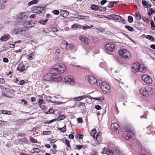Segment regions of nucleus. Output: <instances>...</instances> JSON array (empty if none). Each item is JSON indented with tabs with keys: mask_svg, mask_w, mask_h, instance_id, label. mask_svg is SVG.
<instances>
[{
	"mask_svg": "<svg viewBox=\"0 0 155 155\" xmlns=\"http://www.w3.org/2000/svg\"><path fill=\"white\" fill-rule=\"evenodd\" d=\"M51 69L50 70L49 73H47L43 77V80L45 82L50 81L52 80L56 81L58 79H61L60 75L53 71L51 74Z\"/></svg>",
	"mask_w": 155,
	"mask_h": 155,
	"instance_id": "obj_1",
	"label": "nucleus"
},
{
	"mask_svg": "<svg viewBox=\"0 0 155 155\" xmlns=\"http://www.w3.org/2000/svg\"><path fill=\"white\" fill-rule=\"evenodd\" d=\"M132 71L135 73L139 72L144 73L147 70V67L144 64L141 65L138 62L133 64L131 66Z\"/></svg>",
	"mask_w": 155,
	"mask_h": 155,
	"instance_id": "obj_2",
	"label": "nucleus"
},
{
	"mask_svg": "<svg viewBox=\"0 0 155 155\" xmlns=\"http://www.w3.org/2000/svg\"><path fill=\"white\" fill-rule=\"evenodd\" d=\"M153 91L152 88L149 87H142L140 90V94L146 97H147L152 94Z\"/></svg>",
	"mask_w": 155,
	"mask_h": 155,
	"instance_id": "obj_3",
	"label": "nucleus"
},
{
	"mask_svg": "<svg viewBox=\"0 0 155 155\" xmlns=\"http://www.w3.org/2000/svg\"><path fill=\"white\" fill-rule=\"evenodd\" d=\"M118 53L121 58L124 59L129 58L131 56V54L129 51L124 48L120 49L118 51Z\"/></svg>",
	"mask_w": 155,
	"mask_h": 155,
	"instance_id": "obj_4",
	"label": "nucleus"
},
{
	"mask_svg": "<svg viewBox=\"0 0 155 155\" xmlns=\"http://www.w3.org/2000/svg\"><path fill=\"white\" fill-rule=\"evenodd\" d=\"M58 68H51V73L54 71V72L62 73H64L66 69V67L65 65L62 63H59L58 64Z\"/></svg>",
	"mask_w": 155,
	"mask_h": 155,
	"instance_id": "obj_5",
	"label": "nucleus"
},
{
	"mask_svg": "<svg viewBox=\"0 0 155 155\" xmlns=\"http://www.w3.org/2000/svg\"><path fill=\"white\" fill-rule=\"evenodd\" d=\"M105 48L107 52L109 54H110L115 50V45L112 42H108L105 45Z\"/></svg>",
	"mask_w": 155,
	"mask_h": 155,
	"instance_id": "obj_6",
	"label": "nucleus"
},
{
	"mask_svg": "<svg viewBox=\"0 0 155 155\" xmlns=\"http://www.w3.org/2000/svg\"><path fill=\"white\" fill-rule=\"evenodd\" d=\"M61 48L67 51H69L74 48V45L72 43H68L66 41H63L61 44Z\"/></svg>",
	"mask_w": 155,
	"mask_h": 155,
	"instance_id": "obj_7",
	"label": "nucleus"
},
{
	"mask_svg": "<svg viewBox=\"0 0 155 155\" xmlns=\"http://www.w3.org/2000/svg\"><path fill=\"white\" fill-rule=\"evenodd\" d=\"M101 88L104 94H108L110 92V87L106 82L104 81L103 82Z\"/></svg>",
	"mask_w": 155,
	"mask_h": 155,
	"instance_id": "obj_8",
	"label": "nucleus"
},
{
	"mask_svg": "<svg viewBox=\"0 0 155 155\" xmlns=\"http://www.w3.org/2000/svg\"><path fill=\"white\" fill-rule=\"evenodd\" d=\"M134 135V132L130 129L126 130L123 134V137L126 139L129 140L132 138Z\"/></svg>",
	"mask_w": 155,
	"mask_h": 155,
	"instance_id": "obj_9",
	"label": "nucleus"
},
{
	"mask_svg": "<svg viewBox=\"0 0 155 155\" xmlns=\"http://www.w3.org/2000/svg\"><path fill=\"white\" fill-rule=\"evenodd\" d=\"M85 79L90 84H94L97 81L96 78L94 76L92 75H87L85 77Z\"/></svg>",
	"mask_w": 155,
	"mask_h": 155,
	"instance_id": "obj_10",
	"label": "nucleus"
},
{
	"mask_svg": "<svg viewBox=\"0 0 155 155\" xmlns=\"http://www.w3.org/2000/svg\"><path fill=\"white\" fill-rule=\"evenodd\" d=\"M142 79L147 84H151L153 82L151 77L147 74H143L142 76Z\"/></svg>",
	"mask_w": 155,
	"mask_h": 155,
	"instance_id": "obj_11",
	"label": "nucleus"
},
{
	"mask_svg": "<svg viewBox=\"0 0 155 155\" xmlns=\"http://www.w3.org/2000/svg\"><path fill=\"white\" fill-rule=\"evenodd\" d=\"M64 81L66 84L68 85H73L75 84L74 78L72 77H66L64 78Z\"/></svg>",
	"mask_w": 155,
	"mask_h": 155,
	"instance_id": "obj_12",
	"label": "nucleus"
},
{
	"mask_svg": "<svg viewBox=\"0 0 155 155\" xmlns=\"http://www.w3.org/2000/svg\"><path fill=\"white\" fill-rule=\"evenodd\" d=\"M79 39L81 42L85 45H88L90 42V40L84 36H80Z\"/></svg>",
	"mask_w": 155,
	"mask_h": 155,
	"instance_id": "obj_13",
	"label": "nucleus"
},
{
	"mask_svg": "<svg viewBox=\"0 0 155 155\" xmlns=\"http://www.w3.org/2000/svg\"><path fill=\"white\" fill-rule=\"evenodd\" d=\"M111 127L113 130L115 132L116 134L119 133V125L117 123H113L111 124Z\"/></svg>",
	"mask_w": 155,
	"mask_h": 155,
	"instance_id": "obj_14",
	"label": "nucleus"
},
{
	"mask_svg": "<svg viewBox=\"0 0 155 155\" xmlns=\"http://www.w3.org/2000/svg\"><path fill=\"white\" fill-rule=\"evenodd\" d=\"M35 24L32 21H27L24 24V26L25 27L28 28H29L34 26Z\"/></svg>",
	"mask_w": 155,
	"mask_h": 155,
	"instance_id": "obj_15",
	"label": "nucleus"
},
{
	"mask_svg": "<svg viewBox=\"0 0 155 155\" xmlns=\"http://www.w3.org/2000/svg\"><path fill=\"white\" fill-rule=\"evenodd\" d=\"M44 9L45 8L43 7H35L33 8V10L34 13L40 14L41 13L42 11L44 10Z\"/></svg>",
	"mask_w": 155,
	"mask_h": 155,
	"instance_id": "obj_16",
	"label": "nucleus"
},
{
	"mask_svg": "<svg viewBox=\"0 0 155 155\" xmlns=\"http://www.w3.org/2000/svg\"><path fill=\"white\" fill-rule=\"evenodd\" d=\"M25 30L22 28H16L14 30V33L16 34H19L23 35L25 33Z\"/></svg>",
	"mask_w": 155,
	"mask_h": 155,
	"instance_id": "obj_17",
	"label": "nucleus"
},
{
	"mask_svg": "<svg viewBox=\"0 0 155 155\" xmlns=\"http://www.w3.org/2000/svg\"><path fill=\"white\" fill-rule=\"evenodd\" d=\"M109 16L112 19L118 21L119 22L121 21L122 20V17L119 15L111 14Z\"/></svg>",
	"mask_w": 155,
	"mask_h": 155,
	"instance_id": "obj_18",
	"label": "nucleus"
},
{
	"mask_svg": "<svg viewBox=\"0 0 155 155\" xmlns=\"http://www.w3.org/2000/svg\"><path fill=\"white\" fill-rule=\"evenodd\" d=\"M18 18L21 19V20H26L28 18L27 12H22L18 16Z\"/></svg>",
	"mask_w": 155,
	"mask_h": 155,
	"instance_id": "obj_19",
	"label": "nucleus"
},
{
	"mask_svg": "<svg viewBox=\"0 0 155 155\" xmlns=\"http://www.w3.org/2000/svg\"><path fill=\"white\" fill-rule=\"evenodd\" d=\"M102 152L104 154L109 155H112L113 154V152L111 150L106 148H103Z\"/></svg>",
	"mask_w": 155,
	"mask_h": 155,
	"instance_id": "obj_20",
	"label": "nucleus"
},
{
	"mask_svg": "<svg viewBox=\"0 0 155 155\" xmlns=\"http://www.w3.org/2000/svg\"><path fill=\"white\" fill-rule=\"evenodd\" d=\"M10 38V36L8 34H6L1 38L0 41L1 42L5 41L8 40Z\"/></svg>",
	"mask_w": 155,
	"mask_h": 155,
	"instance_id": "obj_21",
	"label": "nucleus"
},
{
	"mask_svg": "<svg viewBox=\"0 0 155 155\" xmlns=\"http://www.w3.org/2000/svg\"><path fill=\"white\" fill-rule=\"evenodd\" d=\"M142 3L143 5L146 8H149L151 7V4L148 3L145 0H142Z\"/></svg>",
	"mask_w": 155,
	"mask_h": 155,
	"instance_id": "obj_22",
	"label": "nucleus"
},
{
	"mask_svg": "<svg viewBox=\"0 0 155 155\" xmlns=\"http://www.w3.org/2000/svg\"><path fill=\"white\" fill-rule=\"evenodd\" d=\"M17 70L22 72L25 71V66L23 64H19Z\"/></svg>",
	"mask_w": 155,
	"mask_h": 155,
	"instance_id": "obj_23",
	"label": "nucleus"
},
{
	"mask_svg": "<svg viewBox=\"0 0 155 155\" xmlns=\"http://www.w3.org/2000/svg\"><path fill=\"white\" fill-rule=\"evenodd\" d=\"M35 53L33 52L32 53L29 54L26 56V58L27 59L32 60L34 58Z\"/></svg>",
	"mask_w": 155,
	"mask_h": 155,
	"instance_id": "obj_24",
	"label": "nucleus"
},
{
	"mask_svg": "<svg viewBox=\"0 0 155 155\" xmlns=\"http://www.w3.org/2000/svg\"><path fill=\"white\" fill-rule=\"evenodd\" d=\"M69 12L66 10H62L61 15V16L64 17H67L69 15Z\"/></svg>",
	"mask_w": 155,
	"mask_h": 155,
	"instance_id": "obj_25",
	"label": "nucleus"
},
{
	"mask_svg": "<svg viewBox=\"0 0 155 155\" xmlns=\"http://www.w3.org/2000/svg\"><path fill=\"white\" fill-rule=\"evenodd\" d=\"M115 154L116 155H122V152L120 151V149L118 148H116L114 152Z\"/></svg>",
	"mask_w": 155,
	"mask_h": 155,
	"instance_id": "obj_26",
	"label": "nucleus"
},
{
	"mask_svg": "<svg viewBox=\"0 0 155 155\" xmlns=\"http://www.w3.org/2000/svg\"><path fill=\"white\" fill-rule=\"evenodd\" d=\"M79 28H83L84 30H86L87 29H89L91 27H93V25H91V26H90L88 25H85L84 26H82V25H79L78 26Z\"/></svg>",
	"mask_w": 155,
	"mask_h": 155,
	"instance_id": "obj_27",
	"label": "nucleus"
},
{
	"mask_svg": "<svg viewBox=\"0 0 155 155\" xmlns=\"http://www.w3.org/2000/svg\"><path fill=\"white\" fill-rule=\"evenodd\" d=\"M100 67L101 68H107V65L105 62H101L99 64Z\"/></svg>",
	"mask_w": 155,
	"mask_h": 155,
	"instance_id": "obj_28",
	"label": "nucleus"
},
{
	"mask_svg": "<svg viewBox=\"0 0 155 155\" xmlns=\"http://www.w3.org/2000/svg\"><path fill=\"white\" fill-rule=\"evenodd\" d=\"M38 0H32L28 3V6H31L33 5H34L38 3Z\"/></svg>",
	"mask_w": 155,
	"mask_h": 155,
	"instance_id": "obj_29",
	"label": "nucleus"
},
{
	"mask_svg": "<svg viewBox=\"0 0 155 155\" xmlns=\"http://www.w3.org/2000/svg\"><path fill=\"white\" fill-rule=\"evenodd\" d=\"M97 131L95 129H93L91 131L90 134L91 136L93 137L95 139L94 135L96 133Z\"/></svg>",
	"mask_w": 155,
	"mask_h": 155,
	"instance_id": "obj_30",
	"label": "nucleus"
},
{
	"mask_svg": "<svg viewBox=\"0 0 155 155\" xmlns=\"http://www.w3.org/2000/svg\"><path fill=\"white\" fill-rule=\"evenodd\" d=\"M103 82H102L101 80H97V81H96L95 83H96V85L97 86H99L101 88Z\"/></svg>",
	"mask_w": 155,
	"mask_h": 155,
	"instance_id": "obj_31",
	"label": "nucleus"
},
{
	"mask_svg": "<svg viewBox=\"0 0 155 155\" xmlns=\"http://www.w3.org/2000/svg\"><path fill=\"white\" fill-rule=\"evenodd\" d=\"M91 8L94 11H97L98 9V7L97 5L93 4L91 6Z\"/></svg>",
	"mask_w": 155,
	"mask_h": 155,
	"instance_id": "obj_32",
	"label": "nucleus"
},
{
	"mask_svg": "<svg viewBox=\"0 0 155 155\" xmlns=\"http://www.w3.org/2000/svg\"><path fill=\"white\" fill-rule=\"evenodd\" d=\"M96 139L97 141L96 144H98L100 142L102 141V138L101 137H96Z\"/></svg>",
	"mask_w": 155,
	"mask_h": 155,
	"instance_id": "obj_33",
	"label": "nucleus"
},
{
	"mask_svg": "<svg viewBox=\"0 0 155 155\" xmlns=\"http://www.w3.org/2000/svg\"><path fill=\"white\" fill-rule=\"evenodd\" d=\"M1 112L2 114H7L8 115H11V111H9L2 110H1Z\"/></svg>",
	"mask_w": 155,
	"mask_h": 155,
	"instance_id": "obj_34",
	"label": "nucleus"
},
{
	"mask_svg": "<svg viewBox=\"0 0 155 155\" xmlns=\"http://www.w3.org/2000/svg\"><path fill=\"white\" fill-rule=\"evenodd\" d=\"M78 18L82 19H87L89 18L88 16H85L83 15H78Z\"/></svg>",
	"mask_w": 155,
	"mask_h": 155,
	"instance_id": "obj_35",
	"label": "nucleus"
},
{
	"mask_svg": "<svg viewBox=\"0 0 155 155\" xmlns=\"http://www.w3.org/2000/svg\"><path fill=\"white\" fill-rule=\"evenodd\" d=\"M135 17L137 20H139L141 18L140 15L138 13H136L135 14Z\"/></svg>",
	"mask_w": 155,
	"mask_h": 155,
	"instance_id": "obj_36",
	"label": "nucleus"
},
{
	"mask_svg": "<svg viewBox=\"0 0 155 155\" xmlns=\"http://www.w3.org/2000/svg\"><path fill=\"white\" fill-rule=\"evenodd\" d=\"M40 151V150L37 148H33L31 150V152L32 153H39Z\"/></svg>",
	"mask_w": 155,
	"mask_h": 155,
	"instance_id": "obj_37",
	"label": "nucleus"
},
{
	"mask_svg": "<svg viewBox=\"0 0 155 155\" xmlns=\"http://www.w3.org/2000/svg\"><path fill=\"white\" fill-rule=\"evenodd\" d=\"M72 100L74 101H80L81 100L80 96L76 98H73L72 99Z\"/></svg>",
	"mask_w": 155,
	"mask_h": 155,
	"instance_id": "obj_38",
	"label": "nucleus"
},
{
	"mask_svg": "<svg viewBox=\"0 0 155 155\" xmlns=\"http://www.w3.org/2000/svg\"><path fill=\"white\" fill-rule=\"evenodd\" d=\"M116 3L117 2H110L108 7L109 8H111L113 6L114 4H116Z\"/></svg>",
	"mask_w": 155,
	"mask_h": 155,
	"instance_id": "obj_39",
	"label": "nucleus"
},
{
	"mask_svg": "<svg viewBox=\"0 0 155 155\" xmlns=\"http://www.w3.org/2000/svg\"><path fill=\"white\" fill-rule=\"evenodd\" d=\"M151 27L153 30L155 29V25L154 21H150Z\"/></svg>",
	"mask_w": 155,
	"mask_h": 155,
	"instance_id": "obj_40",
	"label": "nucleus"
},
{
	"mask_svg": "<svg viewBox=\"0 0 155 155\" xmlns=\"http://www.w3.org/2000/svg\"><path fill=\"white\" fill-rule=\"evenodd\" d=\"M65 118V116L64 115H61L58 117L57 119V120H61L64 119Z\"/></svg>",
	"mask_w": 155,
	"mask_h": 155,
	"instance_id": "obj_41",
	"label": "nucleus"
},
{
	"mask_svg": "<svg viewBox=\"0 0 155 155\" xmlns=\"http://www.w3.org/2000/svg\"><path fill=\"white\" fill-rule=\"evenodd\" d=\"M91 99H94L98 101L100 100H103L104 99V98L103 97H100L98 98L96 97H90Z\"/></svg>",
	"mask_w": 155,
	"mask_h": 155,
	"instance_id": "obj_42",
	"label": "nucleus"
},
{
	"mask_svg": "<svg viewBox=\"0 0 155 155\" xmlns=\"http://www.w3.org/2000/svg\"><path fill=\"white\" fill-rule=\"evenodd\" d=\"M20 141H21L23 142H28V140L25 137H24L22 138H20L19 140Z\"/></svg>",
	"mask_w": 155,
	"mask_h": 155,
	"instance_id": "obj_43",
	"label": "nucleus"
},
{
	"mask_svg": "<svg viewBox=\"0 0 155 155\" xmlns=\"http://www.w3.org/2000/svg\"><path fill=\"white\" fill-rule=\"evenodd\" d=\"M146 38L147 39L150 40L152 41H153L154 40V38L150 35H147L146 36Z\"/></svg>",
	"mask_w": 155,
	"mask_h": 155,
	"instance_id": "obj_44",
	"label": "nucleus"
},
{
	"mask_svg": "<svg viewBox=\"0 0 155 155\" xmlns=\"http://www.w3.org/2000/svg\"><path fill=\"white\" fill-rule=\"evenodd\" d=\"M125 28L126 29L130 31H134V28H133V27L130 26H126Z\"/></svg>",
	"mask_w": 155,
	"mask_h": 155,
	"instance_id": "obj_45",
	"label": "nucleus"
},
{
	"mask_svg": "<svg viewBox=\"0 0 155 155\" xmlns=\"http://www.w3.org/2000/svg\"><path fill=\"white\" fill-rule=\"evenodd\" d=\"M38 103L40 104V107H41L40 105L41 104H44L45 103V101L43 99H39L38 101Z\"/></svg>",
	"mask_w": 155,
	"mask_h": 155,
	"instance_id": "obj_46",
	"label": "nucleus"
},
{
	"mask_svg": "<svg viewBox=\"0 0 155 155\" xmlns=\"http://www.w3.org/2000/svg\"><path fill=\"white\" fill-rule=\"evenodd\" d=\"M48 20L47 19H46L45 20H41L40 21V23L42 25H45L47 22Z\"/></svg>",
	"mask_w": 155,
	"mask_h": 155,
	"instance_id": "obj_47",
	"label": "nucleus"
},
{
	"mask_svg": "<svg viewBox=\"0 0 155 155\" xmlns=\"http://www.w3.org/2000/svg\"><path fill=\"white\" fill-rule=\"evenodd\" d=\"M128 20L129 22L132 23L133 21V18L132 16H129L128 17Z\"/></svg>",
	"mask_w": 155,
	"mask_h": 155,
	"instance_id": "obj_48",
	"label": "nucleus"
},
{
	"mask_svg": "<svg viewBox=\"0 0 155 155\" xmlns=\"http://www.w3.org/2000/svg\"><path fill=\"white\" fill-rule=\"evenodd\" d=\"M77 105L79 107L81 106L84 107L85 106V104L84 102H80L77 104Z\"/></svg>",
	"mask_w": 155,
	"mask_h": 155,
	"instance_id": "obj_49",
	"label": "nucleus"
},
{
	"mask_svg": "<svg viewBox=\"0 0 155 155\" xmlns=\"http://www.w3.org/2000/svg\"><path fill=\"white\" fill-rule=\"evenodd\" d=\"M43 31L45 33H48L50 32L49 29L47 28H45L43 29Z\"/></svg>",
	"mask_w": 155,
	"mask_h": 155,
	"instance_id": "obj_50",
	"label": "nucleus"
},
{
	"mask_svg": "<svg viewBox=\"0 0 155 155\" xmlns=\"http://www.w3.org/2000/svg\"><path fill=\"white\" fill-rule=\"evenodd\" d=\"M51 133V132L50 131H44L43 132V134L45 135H49Z\"/></svg>",
	"mask_w": 155,
	"mask_h": 155,
	"instance_id": "obj_51",
	"label": "nucleus"
},
{
	"mask_svg": "<svg viewBox=\"0 0 155 155\" xmlns=\"http://www.w3.org/2000/svg\"><path fill=\"white\" fill-rule=\"evenodd\" d=\"M98 10L99 11L101 12L104 11L106 10V8L105 7L101 8L99 6Z\"/></svg>",
	"mask_w": 155,
	"mask_h": 155,
	"instance_id": "obj_52",
	"label": "nucleus"
},
{
	"mask_svg": "<svg viewBox=\"0 0 155 155\" xmlns=\"http://www.w3.org/2000/svg\"><path fill=\"white\" fill-rule=\"evenodd\" d=\"M26 120H21L18 119L17 120V122L19 124L23 123L26 122Z\"/></svg>",
	"mask_w": 155,
	"mask_h": 155,
	"instance_id": "obj_53",
	"label": "nucleus"
},
{
	"mask_svg": "<svg viewBox=\"0 0 155 155\" xmlns=\"http://www.w3.org/2000/svg\"><path fill=\"white\" fill-rule=\"evenodd\" d=\"M52 12L55 15H58L59 13V11L58 10H54Z\"/></svg>",
	"mask_w": 155,
	"mask_h": 155,
	"instance_id": "obj_54",
	"label": "nucleus"
},
{
	"mask_svg": "<svg viewBox=\"0 0 155 155\" xmlns=\"http://www.w3.org/2000/svg\"><path fill=\"white\" fill-rule=\"evenodd\" d=\"M65 143L68 147H70V145L69 142L68 140L65 139Z\"/></svg>",
	"mask_w": 155,
	"mask_h": 155,
	"instance_id": "obj_55",
	"label": "nucleus"
},
{
	"mask_svg": "<svg viewBox=\"0 0 155 155\" xmlns=\"http://www.w3.org/2000/svg\"><path fill=\"white\" fill-rule=\"evenodd\" d=\"M25 83V81L24 80H21L19 81V83H18V84L20 85H23Z\"/></svg>",
	"mask_w": 155,
	"mask_h": 155,
	"instance_id": "obj_56",
	"label": "nucleus"
},
{
	"mask_svg": "<svg viewBox=\"0 0 155 155\" xmlns=\"http://www.w3.org/2000/svg\"><path fill=\"white\" fill-rule=\"evenodd\" d=\"M54 112V110L53 109H50L49 111L45 113L46 114H52Z\"/></svg>",
	"mask_w": 155,
	"mask_h": 155,
	"instance_id": "obj_57",
	"label": "nucleus"
},
{
	"mask_svg": "<svg viewBox=\"0 0 155 155\" xmlns=\"http://www.w3.org/2000/svg\"><path fill=\"white\" fill-rule=\"evenodd\" d=\"M5 83V79L3 78H0V84H4Z\"/></svg>",
	"mask_w": 155,
	"mask_h": 155,
	"instance_id": "obj_58",
	"label": "nucleus"
},
{
	"mask_svg": "<svg viewBox=\"0 0 155 155\" xmlns=\"http://www.w3.org/2000/svg\"><path fill=\"white\" fill-rule=\"evenodd\" d=\"M79 25H78L77 24H73V25H72L71 26V28H75H75H79V27H78V26H79Z\"/></svg>",
	"mask_w": 155,
	"mask_h": 155,
	"instance_id": "obj_59",
	"label": "nucleus"
},
{
	"mask_svg": "<svg viewBox=\"0 0 155 155\" xmlns=\"http://www.w3.org/2000/svg\"><path fill=\"white\" fill-rule=\"evenodd\" d=\"M57 120V119L55 118V119L51 120L49 121L48 122H47V123L48 124H50L51 123L54 122L55 121Z\"/></svg>",
	"mask_w": 155,
	"mask_h": 155,
	"instance_id": "obj_60",
	"label": "nucleus"
},
{
	"mask_svg": "<svg viewBox=\"0 0 155 155\" xmlns=\"http://www.w3.org/2000/svg\"><path fill=\"white\" fill-rule=\"evenodd\" d=\"M83 147V146L80 145H77L76 146L75 149H76L80 150Z\"/></svg>",
	"mask_w": 155,
	"mask_h": 155,
	"instance_id": "obj_61",
	"label": "nucleus"
},
{
	"mask_svg": "<svg viewBox=\"0 0 155 155\" xmlns=\"http://www.w3.org/2000/svg\"><path fill=\"white\" fill-rule=\"evenodd\" d=\"M81 100L83 99H84L87 98L88 96L87 95H83L81 96H80Z\"/></svg>",
	"mask_w": 155,
	"mask_h": 155,
	"instance_id": "obj_62",
	"label": "nucleus"
},
{
	"mask_svg": "<svg viewBox=\"0 0 155 155\" xmlns=\"http://www.w3.org/2000/svg\"><path fill=\"white\" fill-rule=\"evenodd\" d=\"M62 101H63V103H65L66 102L69 101V99L68 98H62Z\"/></svg>",
	"mask_w": 155,
	"mask_h": 155,
	"instance_id": "obj_63",
	"label": "nucleus"
},
{
	"mask_svg": "<svg viewBox=\"0 0 155 155\" xmlns=\"http://www.w3.org/2000/svg\"><path fill=\"white\" fill-rule=\"evenodd\" d=\"M78 122L79 123H81L83 122V120L81 118H79L77 119Z\"/></svg>",
	"mask_w": 155,
	"mask_h": 155,
	"instance_id": "obj_64",
	"label": "nucleus"
}]
</instances>
